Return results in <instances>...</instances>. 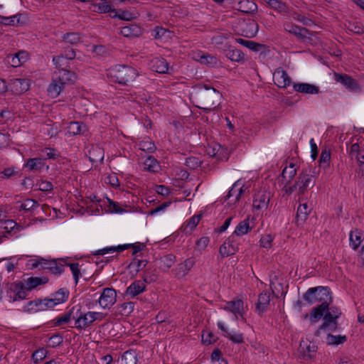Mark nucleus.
<instances>
[{
	"label": "nucleus",
	"instance_id": "f257e3e1",
	"mask_svg": "<svg viewBox=\"0 0 364 364\" xmlns=\"http://www.w3.org/2000/svg\"><path fill=\"white\" fill-rule=\"evenodd\" d=\"M303 299L309 305L321 303L311 311L309 319L312 323H315L322 318L323 313L328 310V305L333 302L331 289L328 287L323 286L309 288L303 294Z\"/></svg>",
	"mask_w": 364,
	"mask_h": 364
},
{
	"label": "nucleus",
	"instance_id": "f03ea898",
	"mask_svg": "<svg viewBox=\"0 0 364 364\" xmlns=\"http://www.w3.org/2000/svg\"><path fill=\"white\" fill-rule=\"evenodd\" d=\"M222 99V94L209 84L198 83L193 87L190 100L198 109L209 113L218 107Z\"/></svg>",
	"mask_w": 364,
	"mask_h": 364
},
{
	"label": "nucleus",
	"instance_id": "7ed1b4c3",
	"mask_svg": "<svg viewBox=\"0 0 364 364\" xmlns=\"http://www.w3.org/2000/svg\"><path fill=\"white\" fill-rule=\"evenodd\" d=\"M138 75L137 70L129 65H117L107 71V77L111 82L127 85Z\"/></svg>",
	"mask_w": 364,
	"mask_h": 364
},
{
	"label": "nucleus",
	"instance_id": "20e7f679",
	"mask_svg": "<svg viewBox=\"0 0 364 364\" xmlns=\"http://www.w3.org/2000/svg\"><path fill=\"white\" fill-rule=\"evenodd\" d=\"M342 312L340 308L333 305H328V310L323 313V323L314 332V336L319 337L321 331H335L338 326V318L341 316Z\"/></svg>",
	"mask_w": 364,
	"mask_h": 364
},
{
	"label": "nucleus",
	"instance_id": "39448f33",
	"mask_svg": "<svg viewBox=\"0 0 364 364\" xmlns=\"http://www.w3.org/2000/svg\"><path fill=\"white\" fill-rule=\"evenodd\" d=\"M105 314L101 312L87 311L82 312V309L79 311L77 323L75 327L78 330L85 329L89 327L96 320H102Z\"/></svg>",
	"mask_w": 364,
	"mask_h": 364
},
{
	"label": "nucleus",
	"instance_id": "423d86ee",
	"mask_svg": "<svg viewBox=\"0 0 364 364\" xmlns=\"http://www.w3.org/2000/svg\"><path fill=\"white\" fill-rule=\"evenodd\" d=\"M144 247L145 245L141 243L119 245L116 247H108L103 248L102 250H97L96 252H93V255H104L105 254L114 252H121L125 250H128L130 248L133 249L132 255H136L138 252H141Z\"/></svg>",
	"mask_w": 364,
	"mask_h": 364
},
{
	"label": "nucleus",
	"instance_id": "0eeeda50",
	"mask_svg": "<svg viewBox=\"0 0 364 364\" xmlns=\"http://www.w3.org/2000/svg\"><path fill=\"white\" fill-rule=\"evenodd\" d=\"M82 309L80 304H76L70 309L63 315L58 316L53 319L51 322L54 326H60L63 324L68 323L71 319L75 320V324L77 323L79 311Z\"/></svg>",
	"mask_w": 364,
	"mask_h": 364
},
{
	"label": "nucleus",
	"instance_id": "6e6552de",
	"mask_svg": "<svg viewBox=\"0 0 364 364\" xmlns=\"http://www.w3.org/2000/svg\"><path fill=\"white\" fill-rule=\"evenodd\" d=\"M7 285L9 287L7 290V294H9V291L14 293V296L9 295V297L13 301L26 299L28 292L30 291H27L26 284L22 282H16L11 284L8 283Z\"/></svg>",
	"mask_w": 364,
	"mask_h": 364
},
{
	"label": "nucleus",
	"instance_id": "1a4fd4ad",
	"mask_svg": "<svg viewBox=\"0 0 364 364\" xmlns=\"http://www.w3.org/2000/svg\"><path fill=\"white\" fill-rule=\"evenodd\" d=\"M309 168H303L299 173L297 181L299 184V193L304 194L308 188H311L315 186V181L313 180V175L310 174Z\"/></svg>",
	"mask_w": 364,
	"mask_h": 364
},
{
	"label": "nucleus",
	"instance_id": "9d476101",
	"mask_svg": "<svg viewBox=\"0 0 364 364\" xmlns=\"http://www.w3.org/2000/svg\"><path fill=\"white\" fill-rule=\"evenodd\" d=\"M117 301V292L113 288H105L97 300L103 309H110Z\"/></svg>",
	"mask_w": 364,
	"mask_h": 364
},
{
	"label": "nucleus",
	"instance_id": "9b49d317",
	"mask_svg": "<svg viewBox=\"0 0 364 364\" xmlns=\"http://www.w3.org/2000/svg\"><path fill=\"white\" fill-rule=\"evenodd\" d=\"M240 35L247 38H252L256 36L259 26L256 21L251 18L245 19L239 23Z\"/></svg>",
	"mask_w": 364,
	"mask_h": 364
},
{
	"label": "nucleus",
	"instance_id": "f8f14e48",
	"mask_svg": "<svg viewBox=\"0 0 364 364\" xmlns=\"http://www.w3.org/2000/svg\"><path fill=\"white\" fill-rule=\"evenodd\" d=\"M30 80L26 78H14L9 83L10 90L13 94L18 95L29 90Z\"/></svg>",
	"mask_w": 364,
	"mask_h": 364
},
{
	"label": "nucleus",
	"instance_id": "ddd939ff",
	"mask_svg": "<svg viewBox=\"0 0 364 364\" xmlns=\"http://www.w3.org/2000/svg\"><path fill=\"white\" fill-rule=\"evenodd\" d=\"M284 29L291 33L294 35L298 39L301 41H304L307 38V35L310 34V31L305 28L297 26L291 22H286L283 25Z\"/></svg>",
	"mask_w": 364,
	"mask_h": 364
},
{
	"label": "nucleus",
	"instance_id": "4468645a",
	"mask_svg": "<svg viewBox=\"0 0 364 364\" xmlns=\"http://www.w3.org/2000/svg\"><path fill=\"white\" fill-rule=\"evenodd\" d=\"M335 80L336 82L343 85L346 89L352 91H358L360 90L357 80L347 74L335 73Z\"/></svg>",
	"mask_w": 364,
	"mask_h": 364
},
{
	"label": "nucleus",
	"instance_id": "2eb2a0df",
	"mask_svg": "<svg viewBox=\"0 0 364 364\" xmlns=\"http://www.w3.org/2000/svg\"><path fill=\"white\" fill-rule=\"evenodd\" d=\"M223 54L231 61L240 63L245 60V54L242 50L229 43H226L223 49Z\"/></svg>",
	"mask_w": 364,
	"mask_h": 364
},
{
	"label": "nucleus",
	"instance_id": "dca6fc26",
	"mask_svg": "<svg viewBox=\"0 0 364 364\" xmlns=\"http://www.w3.org/2000/svg\"><path fill=\"white\" fill-rule=\"evenodd\" d=\"M274 84L279 88H285L291 83V79L286 70L282 68H277L274 73Z\"/></svg>",
	"mask_w": 364,
	"mask_h": 364
},
{
	"label": "nucleus",
	"instance_id": "f3484780",
	"mask_svg": "<svg viewBox=\"0 0 364 364\" xmlns=\"http://www.w3.org/2000/svg\"><path fill=\"white\" fill-rule=\"evenodd\" d=\"M234 236H230L220 247L219 253L222 258L235 255L238 251V247L233 244Z\"/></svg>",
	"mask_w": 364,
	"mask_h": 364
},
{
	"label": "nucleus",
	"instance_id": "a211bd4d",
	"mask_svg": "<svg viewBox=\"0 0 364 364\" xmlns=\"http://www.w3.org/2000/svg\"><path fill=\"white\" fill-rule=\"evenodd\" d=\"M44 167L46 170L49 168V166L46 164V159L38 157L27 159L23 165V168H27L29 171L33 172H41Z\"/></svg>",
	"mask_w": 364,
	"mask_h": 364
},
{
	"label": "nucleus",
	"instance_id": "6ab92c4d",
	"mask_svg": "<svg viewBox=\"0 0 364 364\" xmlns=\"http://www.w3.org/2000/svg\"><path fill=\"white\" fill-rule=\"evenodd\" d=\"M296 175V169L295 168V164L290 163L289 166H286L283 170L280 176L278 177V183H285V186L289 185L292 179Z\"/></svg>",
	"mask_w": 364,
	"mask_h": 364
},
{
	"label": "nucleus",
	"instance_id": "aec40b11",
	"mask_svg": "<svg viewBox=\"0 0 364 364\" xmlns=\"http://www.w3.org/2000/svg\"><path fill=\"white\" fill-rule=\"evenodd\" d=\"M194 264V259L192 257L188 258L183 262L178 264L177 267L173 269V272L175 273L176 277H183L188 273Z\"/></svg>",
	"mask_w": 364,
	"mask_h": 364
},
{
	"label": "nucleus",
	"instance_id": "412c9836",
	"mask_svg": "<svg viewBox=\"0 0 364 364\" xmlns=\"http://www.w3.org/2000/svg\"><path fill=\"white\" fill-rule=\"evenodd\" d=\"M243 301L240 299H237L228 301L226 305L223 307V309L232 312L235 316L236 319H237L238 314L242 317L243 316Z\"/></svg>",
	"mask_w": 364,
	"mask_h": 364
},
{
	"label": "nucleus",
	"instance_id": "4be33fe9",
	"mask_svg": "<svg viewBox=\"0 0 364 364\" xmlns=\"http://www.w3.org/2000/svg\"><path fill=\"white\" fill-rule=\"evenodd\" d=\"M294 91L303 94L316 95L319 93V87L315 85L306 82H293Z\"/></svg>",
	"mask_w": 364,
	"mask_h": 364
},
{
	"label": "nucleus",
	"instance_id": "5701e85b",
	"mask_svg": "<svg viewBox=\"0 0 364 364\" xmlns=\"http://www.w3.org/2000/svg\"><path fill=\"white\" fill-rule=\"evenodd\" d=\"M146 284L141 280H135L126 289L125 294L127 296L134 298L145 291Z\"/></svg>",
	"mask_w": 364,
	"mask_h": 364
},
{
	"label": "nucleus",
	"instance_id": "b1692460",
	"mask_svg": "<svg viewBox=\"0 0 364 364\" xmlns=\"http://www.w3.org/2000/svg\"><path fill=\"white\" fill-rule=\"evenodd\" d=\"M269 202V194L263 191H259L255 194L252 205L255 209L261 210L263 208H267Z\"/></svg>",
	"mask_w": 364,
	"mask_h": 364
},
{
	"label": "nucleus",
	"instance_id": "393cba45",
	"mask_svg": "<svg viewBox=\"0 0 364 364\" xmlns=\"http://www.w3.org/2000/svg\"><path fill=\"white\" fill-rule=\"evenodd\" d=\"M269 302L270 296L267 292L263 291L259 295L257 302L256 303V311L259 316H262L267 311Z\"/></svg>",
	"mask_w": 364,
	"mask_h": 364
},
{
	"label": "nucleus",
	"instance_id": "a878e982",
	"mask_svg": "<svg viewBox=\"0 0 364 364\" xmlns=\"http://www.w3.org/2000/svg\"><path fill=\"white\" fill-rule=\"evenodd\" d=\"M142 28L134 23H129L127 26L121 28V34L127 38L138 37L142 34Z\"/></svg>",
	"mask_w": 364,
	"mask_h": 364
},
{
	"label": "nucleus",
	"instance_id": "bb28decb",
	"mask_svg": "<svg viewBox=\"0 0 364 364\" xmlns=\"http://www.w3.org/2000/svg\"><path fill=\"white\" fill-rule=\"evenodd\" d=\"M300 349L303 353L304 358L311 359L316 356L318 347L314 343L302 341L300 343Z\"/></svg>",
	"mask_w": 364,
	"mask_h": 364
},
{
	"label": "nucleus",
	"instance_id": "cd10ccee",
	"mask_svg": "<svg viewBox=\"0 0 364 364\" xmlns=\"http://www.w3.org/2000/svg\"><path fill=\"white\" fill-rule=\"evenodd\" d=\"M43 299H36L28 301L23 307V311L27 313L46 311Z\"/></svg>",
	"mask_w": 364,
	"mask_h": 364
},
{
	"label": "nucleus",
	"instance_id": "c85d7f7f",
	"mask_svg": "<svg viewBox=\"0 0 364 364\" xmlns=\"http://www.w3.org/2000/svg\"><path fill=\"white\" fill-rule=\"evenodd\" d=\"M310 213L311 209L306 203L300 204L299 205L296 215V223L298 226L302 225L306 220Z\"/></svg>",
	"mask_w": 364,
	"mask_h": 364
},
{
	"label": "nucleus",
	"instance_id": "c756f323",
	"mask_svg": "<svg viewBox=\"0 0 364 364\" xmlns=\"http://www.w3.org/2000/svg\"><path fill=\"white\" fill-rule=\"evenodd\" d=\"M48 278L47 277H31L25 281L27 291H31L36 289L40 285L46 284L48 282Z\"/></svg>",
	"mask_w": 364,
	"mask_h": 364
},
{
	"label": "nucleus",
	"instance_id": "7c9ffc66",
	"mask_svg": "<svg viewBox=\"0 0 364 364\" xmlns=\"http://www.w3.org/2000/svg\"><path fill=\"white\" fill-rule=\"evenodd\" d=\"M363 232L360 230L356 228L354 230H351L349 233V242L350 246L354 250H357L360 245L362 240Z\"/></svg>",
	"mask_w": 364,
	"mask_h": 364
},
{
	"label": "nucleus",
	"instance_id": "2f4dec72",
	"mask_svg": "<svg viewBox=\"0 0 364 364\" xmlns=\"http://www.w3.org/2000/svg\"><path fill=\"white\" fill-rule=\"evenodd\" d=\"M58 76L57 79L60 81L63 85L67 83H73L76 79V75L73 72L70 68L58 71Z\"/></svg>",
	"mask_w": 364,
	"mask_h": 364
},
{
	"label": "nucleus",
	"instance_id": "473e14b6",
	"mask_svg": "<svg viewBox=\"0 0 364 364\" xmlns=\"http://www.w3.org/2000/svg\"><path fill=\"white\" fill-rule=\"evenodd\" d=\"M202 218V214L194 215L189 218L182 226L183 231L186 234H191L192 231L198 225L200 220Z\"/></svg>",
	"mask_w": 364,
	"mask_h": 364
},
{
	"label": "nucleus",
	"instance_id": "72a5a7b5",
	"mask_svg": "<svg viewBox=\"0 0 364 364\" xmlns=\"http://www.w3.org/2000/svg\"><path fill=\"white\" fill-rule=\"evenodd\" d=\"M271 9L281 14H287L289 11V6L281 0H263Z\"/></svg>",
	"mask_w": 364,
	"mask_h": 364
},
{
	"label": "nucleus",
	"instance_id": "f704fd0d",
	"mask_svg": "<svg viewBox=\"0 0 364 364\" xmlns=\"http://www.w3.org/2000/svg\"><path fill=\"white\" fill-rule=\"evenodd\" d=\"M22 14H18L10 17H4L1 16L0 24L4 26H21L24 24V21L21 20Z\"/></svg>",
	"mask_w": 364,
	"mask_h": 364
},
{
	"label": "nucleus",
	"instance_id": "c9c22d12",
	"mask_svg": "<svg viewBox=\"0 0 364 364\" xmlns=\"http://www.w3.org/2000/svg\"><path fill=\"white\" fill-rule=\"evenodd\" d=\"M39 205L40 204L37 200L31 198H26L23 202L21 203L18 205H16L15 208L18 211L23 210L25 213H28Z\"/></svg>",
	"mask_w": 364,
	"mask_h": 364
},
{
	"label": "nucleus",
	"instance_id": "e433bc0d",
	"mask_svg": "<svg viewBox=\"0 0 364 364\" xmlns=\"http://www.w3.org/2000/svg\"><path fill=\"white\" fill-rule=\"evenodd\" d=\"M109 16L112 18H118L123 21H130L134 18L136 16L132 12L122 10V9H116L113 11V14H109Z\"/></svg>",
	"mask_w": 364,
	"mask_h": 364
},
{
	"label": "nucleus",
	"instance_id": "4c0bfd02",
	"mask_svg": "<svg viewBox=\"0 0 364 364\" xmlns=\"http://www.w3.org/2000/svg\"><path fill=\"white\" fill-rule=\"evenodd\" d=\"M63 87L64 85L63 83L57 78L53 79L52 82L49 85L47 90L48 95L52 97H57L60 95Z\"/></svg>",
	"mask_w": 364,
	"mask_h": 364
},
{
	"label": "nucleus",
	"instance_id": "58836bf2",
	"mask_svg": "<svg viewBox=\"0 0 364 364\" xmlns=\"http://www.w3.org/2000/svg\"><path fill=\"white\" fill-rule=\"evenodd\" d=\"M64 264L58 263L55 259H53L49 262L45 263L43 268L49 269L50 272L54 274H60L64 272Z\"/></svg>",
	"mask_w": 364,
	"mask_h": 364
},
{
	"label": "nucleus",
	"instance_id": "ea45409f",
	"mask_svg": "<svg viewBox=\"0 0 364 364\" xmlns=\"http://www.w3.org/2000/svg\"><path fill=\"white\" fill-rule=\"evenodd\" d=\"M344 25L347 31L355 34L361 35L364 33V28L359 21H348Z\"/></svg>",
	"mask_w": 364,
	"mask_h": 364
},
{
	"label": "nucleus",
	"instance_id": "a19ab883",
	"mask_svg": "<svg viewBox=\"0 0 364 364\" xmlns=\"http://www.w3.org/2000/svg\"><path fill=\"white\" fill-rule=\"evenodd\" d=\"M205 151L207 154L211 157H215L218 155L219 159H222L224 156L223 152H226V150H225L220 144L214 143L213 145H208Z\"/></svg>",
	"mask_w": 364,
	"mask_h": 364
},
{
	"label": "nucleus",
	"instance_id": "79ce46f5",
	"mask_svg": "<svg viewBox=\"0 0 364 364\" xmlns=\"http://www.w3.org/2000/svg\"><path fill=\"white\" fill-rule=\"evenodd\" d=\"M86 125L80 122H71L68 126V132L73 135L84 134L86 131Z\"/></svg>",
	"mask_w": 364,
	"mask_h": 364
},
{
	"label": "nucleus",
	"instance_id": "37998d69",
	"mask_svg": "<svg viewBox=\"0 0 364 364\" xmlns=\"http://www.w3.org/2000/svg\"><path fill=\"white\" fill-rule=\"evenodd\" d=\"M121 364H137V353L134 350H128L122 355Z\"/></svg>",
	"mask_w": 364,
	"mask_h": 364
},
{
	"label": "nucleus",
	"instance_id": "c03bdc74",
	"mask_svg": "<svg viewBox=\"0 0 364 364\" xmlns=\"http://www.w3.org/2000/svg\"><path fill=\"white\" fill-rule=\"evenodd\" d=\"M69 295L70 292L66 288H61L52 294L53 299L58 304L65 302L68 299Z\"/></svg>",
	"mask_w": 364,
	"mask_h": 364
},
{
	"label": "nucleus",
	"instance_id": "a18cd8bd",
	"mask_svg": "<svg viewBox=\"0 0 364 364\" xmlns=\"http://www.w3.org/2000/svg\"><path fill=\"white\" fill-rule=\"evenodd\" d=\"M252 230V228L250 226L249 218H247L242 221H241L235 228L234 231V234L237 236H241L247 234Z\"/></svg>",
	"mask_w": 364,
	"mask_h": 364
},
{
	"label": "nucleus",
	"instance_id": "49530a36",
	"mask_svg": "<svg viewBox=\"0 0 364 364\" xmlns=\"http://www.w3.org/2000/svg\"><path fill=\"white\" fill-rule=\"evenodd\" d=\"M53 62L58 71L70 68L68 60H66L65 58H63V54L54 56L53 58Z\"/></svg>",
	"mask_w": 364,
	"mask_h": 364
},
{
	"label": "nucleus",
	"instance_id": "de8ad7c7",
	"mask_svg": "<svg viewBox=\"0 0 364 364\" xmlns=\"http://www.w3.org/2000/svg\"><path fill=\"white\" fill-rule=\"evenodd\" d=\"M346 341V336H334L331 333H328L326 336V343L328 346H338L339 344H343Z\"/></svg>",
	"mask_w": 364,
	"mask_h": 364
},
{
	"label": "nucleus",
	"instance_id": "09e8293b",
	"mask_svg": "<svg viewBox=\"0 0 364 364\" xmlns=\"http://www.w3.org/2000/svg\"><path fill=\"white\" fill-rule=\"evenodd\" d=\"M197 57L198 58V60L201 64L215 65L218 63L217 58L210 54L198 53Z\"/></svg>",
	"mask_w": 364,
	"mask_h": 364
},
{
	"label": "nucleus",
	"instance_id": "8fccbe9b",
	"mask_svg": "<svg viewBox=\"0 0 364 364\" xmlns=\"http://www.w3.org/2000/svg\"><path fill=\"white\" fill-rule=\"evenodd\" d=\"M93 6L97 7V12L100 14L109 13V14H113V11H115V9L112 7L110 2L107 1L94 4Z\"/></svg>",
	"mask_w": 364,
	"mask_h": 364
},
{
	"label": "nucleus",
	"instance_id": "3c124183",
	"mask_svg": "<svg viewBox=\"0 0 364 364\" xmlns=\"http://www.w3.org/2000/svg\"><path fill=\"white\" fill-rule=\"evenodd\" d=\"M154 66L156 68V71L159 73H168V64L164 58L155 59Z\"/></svg>",
	"mask_w": 364,
	"mask_h": 364
},
{
	"label": "nucleus",
	"instance_id": "603ef678",
	"mask_svg": "<svg viewBox=\"0 0 364 364\" xmlns=\"http://www.w3.org/2000/svg\"><path fill=\"white\" fill-rule=\"evenodd\" d=\"M147 264L148 261L146 259H139L135 257L128 265V268H134L136 274L139 271L145 268Z\"/></svg>",
	"mask_w": 364,
	"mask_h": 364
},
{
	"label": "nucleus",
	"instance_id": "864d4df0",
	"mask_svg": "<svg viewBox=\"0 0 364 364\" xmlns=\"http://www.w3.org/2000/svg\"><path fill=\"white\" fill-rule=\"evenodd\" d=\"M63 41L65 43L75 45L80 41L81 37L79 33H66L63 36Z\"/></svg>",
	"mask_w": 364,
	"mask_h": 364
},
{
	"label": "nucleus",
	"instance_id": "5fc2aeb1",
	"mask_svg": "<svg viewBox=\"0 0 364 364\" xmlns=\"http://www.w3.org/2000/svg\"><path fill=\"white\" fill-rule=\"evenodd\" d=\"M246 48L252 51L260 52L261 53H265L268 50V46L265 44L257 43L252 41H250L249 44Z\"/></svg>",
	"mask_w": 364,
	"mask_h": 364
},
{
	"label": "nucleus",
	"instance_id": "6e6d98bb",
	"mask_svg": "<svg viewBox=\"0 0 364 364\" xmlns=\"http://www.w3.org/2000/svg\"><path fill=\"white\" fill-rule=\"evenodd\" d=\"M19 171H16L14 167L6 168L0 172V178L2 179H8L12 176H21Z\"/></svg>",
	"mask_w": 364,
	"mask_h": 364
},
{
	"label": "nucleus",
	"instance_id": "4d7b16f0",
	"mask_svg": "<svg viewBox=\"0 0 364 364\" xmlns=\"http://www.w3.org/2000/svg\"><path fill=\"white\" fill-rule=\"evenodd\" d=\"M117 308L118 309H120L121 315L128 316L134 311V303L132 301L123 303L119 304Z\"/></svg>",
	"mask_w": 364,
	"mask_h": 364
},
{
	"label": "nucleus",
	"instance_id": "13d9d810",
	"mask_svg": "<svg viewBox=\"0 0 364 364\" xmlns=\"http://www.w3.org/2000/svg\"><path fill=\"white\" fill-rule=\"evenodd\" d=\"M176 262V256L173 254L166 255L160 258L161 265L166 268H171Z\"/></svg>",
	"mask_w": 364,
	"mask_h": 364
},
{
	"label": "nucleus",
	"instance_id": "bf43d9fd",
	"mask_svg": "<svg viewBox=\"0 0 364 364\" xmlns=\"http://www.w3.org/2000/svg\"><path fill=\"white\" fill-rule=\"evenodd\" d=\"M188 168L195 170L200 166L202 161L196 156H190L186 158L185 164Z\"/></svg>",
	"mask_w": 364,
	"mask_h": 364
},
{
	"label": "nucleus",
	"instance_id": "052dcab7",
	"mask_svg": "<svg viewBox=\"0 0 364 364\" xmlns=\"http://www.w3.org/2000/svg\"><path fill=\"white\" fill-rule=\"evenodd\" d=\"M157 160L152 156H149L144 162V169L149 172H156L155 167L157 166Z\"/></svg>",
	"mask_w": 364,
	"mask_h": 364
},
{
	"label": "nucleus",
	"instance_id": "680f3d73",
	"mask_svg": "<svg viewBox=\"0 0 364 364\" xmlns=\"http://www.w3.org/2000/svg\"><path fill=\"white\" fill-rule=\"evenodd\" d=\"M142 280L144 283L151 284L155 282L158 279V275L149 269L144 270L142 274Z\"/></svg>",
	"mask_w": 364,
	"mask_h": 364
},
{
	"label": "nucleus",
	"instance_id": "e2e57ef3",
	"mask_svg": "<svg viewBox=\"0 0 364 364\" xmlns=\"http://www.w3.org/2000/svg\"><path fill=\"white\" fill-rule=\"evenodd\" d=\"M139 149L148 153H154L156 150V146L151 141H141L139 144Z\"/></svg>",
	"mask_w": 364,
	"mask_h": 364
},
{
	"label": "nucleus",
	"instance_id": "0e129e2a",
	"mask_svg": "<svg viewBox=\"0 0 364 364\" xmlns=\"http://www.w3.org/2000/svg\"><path fill=\"white\" fill-rule=\"evenodd\" d=\"M48 351L44 348H40L32 354V359L35 363L43 360L47 355Z\"/></svg>",
	"mask_w": 364,
	"mask_h": 364
},
{
	"label": "nucleus",
	"instance_id": "69168bd1",
	"mask_svg": "<svg viewBox=\"0 0 364 364\" xmlns=\"http://www.w3.org/2000/svg\"><path fill=\"white\" fill-rule=\"evenodd\" d=\"M331 159V152L329 150L323 149L321 151L320 159H319V165L323 167H326L329 166V161Z\"/></svg>",
	"mask_w": 364,
	"mask_h": 364
},
{
	"label": "nucleus",
	"instance_id": "338daca9",
	"mask_svg": "<svg viewBox=\"0 0 364 364\" xmlns=\"http://www.w3.org/2000/svg\"><path fill=\"white\" fill-rule=\"evenodd\" d=\"M63 342V337L60 333H55L53 334L50 338V344L48 345L49 347L51 348H56L59 346H60Z\"/></svg>",
	"mask_w": 364,
	"mask_h": 364
},
{
	"label": "nucleus",
	"instance_id": "774afa93",
	"mask_svg": "<svg viewBox=\"0 0 364 364\" xmlns=\"http://www.w3.org/2000/svg\"><path fill=\"white\" fill-rule=\"evenodd\" d=\"M228 338L234 343L241 344L244 343V336L241 333H228Z\"/></svg>",
	"mask_w": 364,
	"mask_h": 364
}]
</instances>
